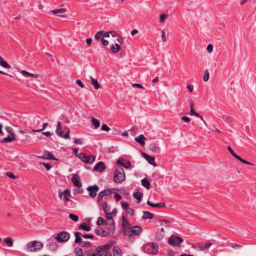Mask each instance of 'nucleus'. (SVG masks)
I'll return each instance as SVG.
<instances>
[{
	"instance_id": "48",
	"label": "nucleus",
	"mask_w": 256,
	"mask_h": 256,
	"mask_svg": "<svg viewBox=\"0 0 256 256\" xmlns=\"http://www.w3.org/2000/svg\"><path fill=\"white\" fill-rule=\"evenodd\" d=\"M48 122L44 123L43 125H42V128L39 129V130H32V132H40L42 131V130H44V129H45L46 128V126H48Z\"/></svg>"
},
{
	"instance_id": "30",
	"label": "nucleus",
	"mask_w": 256,
	"mask_h": 256,
	"mask_svg": "<svg viewBox=\"0 0 256 256\" xmlns=\"http://www.w3.org/2000/svg\"><path fill=\"white\" fill-rule=\"evenodd\" d=\"M0 66H2L6 68H10V65L6 62L5 61L4 58L0 56Z\"/></svg>"
},
{
	"instance_id": "25",
	"label": "nucleus",
	"mask_w": 256,
	"mask_h": 256,
	"mask_svg": "<svg viewBox=\"0 0 256 256\" xmlns=\"http://www.w3.org/2000/svg\"><path fill=\"white\" fill-rule=\"evenodd\" d=\"M143 219H152L154 218V214L147 211L144 212V214L142 216Z\"/></svg>"
},
{
	"instance_id": "27",
	"label": "nucleus",
	"mask_w": 256,
	"mask_h": 256,
	"mask_svg": "<svg viewBox=\"0 0 256 256\" xmlns=\"http://www.w3.org/2000/svg\"><path fill=\"white\" fill-rule=\"evenodd\" d=\"M120 48H121L120 46L118 44H115L114 45L112 44L110 46V50L114 53L118 52L120 50Z\"/></svg>"
},
{
	"instance_id": "40",
	"label": "nucleus",
	"mask_w": 256,
	"mask_h": 256,
	"mask_svg": "<svg viewBox=\"0 0 256 256\" xmlns=\"http://www.w3.org/2000/svg\"><path fill=\"white\" fill-rule=\"evenodd\" d=\"M74 252L76 254V256H83V252L81 248H76L74 249Z\"/></svg>"
},
{
	"instance_id": "41",
	"label": "nucleus",
	"mask_w": 256,
	"mask_h": 256,
	"mask_svg": "<svg viewBox=\"0 0 256 256\" xmlns=\"http://www.w3.org/2000/svg\"><path fill=\"white\" fill-rule=\"evenodd\" d=\"M164 237V234L160 232H157L156 234V239L158 241L161 240Z\"/></svg>"
},
{
	"instance_id": "1",
	"label": "nucleus",
	"mask_w": 256,
	"mask_h": 256,
	"mask_svg": "<svg viewBox=\"0 0 256 256\" xmlns=\"http://www.w3.org/2000/svg\"><path fill=\"white\" fill-rule=\"evenodd\" d=\"M143 250L148 254H156L158 250V246L156 242H148L142 246Z\"/></svg>"
},
{
	"instance_id": "42",
	"label": "nucleus",
	"mask_w": 256,
	"mask_h": 256,
	"mask_svg": "<svg viewBox=\"0 0 256 256\" xmlns=\"http://www.w3.org/2000/svg\"><path fill=\"white\" fill-rule=\"evenodd\" d=\"M236 159L238 160H240V162H242L243 164H246L248 165L252 166L254 165V164L250 162L242 159L240 156H238Z\"/></svg>"
},
{
	"instance_id": "24",
	"label": "nucleus",
	"mask_w": 256,
	"mask_h": 256,
	"mask_svg": "<svg viewBox=\"0 0 256 256\" xmlns=\"http://www.w3.org/2000/svg\"><path fill=\"white\" fill-rule=\"evenodd\" d=\"M74 236L76 237V240H74L75 243H81L82 242V239L81 236H82V234L80 232H76L74 234Z\"/></svg>"
},
{
	"instance_id": "36",
	"label": "nucleus",
	"mask_w": 256,
	"mask_h": 256,
	"mask_svg": "<svg viewBox=\"0 0 256 256\" xmlns=\"http://www.w3.org/2000/svg\"><path fill=\"white\" fill-rule=\"evenodd\" d=\"M190 115L194 116L198 118H199L200 120H203V117L200 116V114L194 111V108H190Z\"/></svg>"
},
{
	"instance_id": "21",
	"label": "nucleus",
	"mask_w": 256,
	"mask_h": 256,
	"mask_svg": "<svg viewBox=\"0 0 256 256\" xmlns=\"http://www.w3.org/2000/svg\"><path fill=\"white\" fill-rule=\"evenodd\" d=\"M146 204L150 206L152 208H164L165 206V203L162 202V203H158V204H153L150 201L148 200L146 202Z\"/></svg>"
},
{
	"instance_id": "60",
	"label": "nucleus",
	"mask_w": 256,
	"mask_h": 256,
	"mask_svg": "<svg viewBox=\"0 0 256 256\" xmlns=\"http://www.w3.org/2000/svg\"><path fill=\"white\" fill-rule=\"evenodd\" d=\"M6 174L11 178H16L12 173L10 172H6Z\"/></svg>"
},
{
	"instance_id": "39",
	"label": "nucleus",
	"mask_w": 256,
	"mask_h": 256,
	"mask_svg": "<svg viewBox=\"0 0 256 256\" xmlns=\"http://www.w3.org/2000/svg\"><path fill=\"white\" fill-rule=\"evenodd\" d=\"M86 156L83 152H80L78 154V158L82 160V162L86 164Z\"/></svg>"
},
{
	"instance_id": "49",
	"label": "nucleus",
	"mask_w": 256,
	"mask_h": 256,
	"mask_svg": "<svg viewBox=\"0 0 256 256\" xmlns=\"http://www.w3.org/2000/svg\"><path fill=\"white\" fill-rule=\"evenodd\" d=\"M69 218L74 222H77L78 220V216L72 214H69Z\"/></svg>"
},
{
	"instance_id": "57",
	"label": "nucleus",
	"mask_w": 256,
	"mask_h": 256,
	"mask_svg": "<svg viewBox=\"0 0 256 256\" xmlns=\"http://www.w3.org/2000/svg\"><path fill=\"white\" fill-rule=\"evenodd\" d=\"M101 130L106 132H108L110 130V128L106 124H104L102 126Z\"/></svg>"
},
{
	"instance_id": "2",
	"label": "nucleus",
	"mask_w": 256,
	"mask_h": 256,
	"mask_svg": "<svg viewBox=\"0 0 256 256\" xmlns=\"http://www.w3.org/2000/svg\"><path fill=\"white\" fill-rule=\"evenodd\" d=\"M126 175L122 168H116L114 173V180L116 183H122L124 180Z\"/></svg>"
},
{
	"instance_id": "54",
	"label": "nucleus",
	"mask_w": 256,
	"mask_h": 256,
	"mask_svg": "<svg viewBox=\"0 0 256 256\" xmlns=\"http://www.w3.org/2000/svg\"><path fill=\"white\" fill-rule=\"evenodd\" d=\"M96 254H100V256H102L103 254V253L104 252L103 251L102 248L100 246H98L96 248Z\"/></svg>"
},
{
	"instance_id": "45",
	"label": "nucleus",
	"mask_w": 256,
	"mask_h": 256,
	"mask_svg": "<svg viewBox=\"0 0 256 256\" xmlns=\"http://www.w3.org/2000/svg\"><path fill=\"white\" fill-rule=\"evenodd\" d=\"M122 208L124 210H128L129 208V204L126 202H121Z\"/></svg>"
},
{
	"instance_id": "18",
	"label": "nucleus",
	"mask_w": 256,
	"mask_h": 256,
	"mask_svg": "<svg viewBox=\"0 0 256 256\" xmlns=\"http://www.w3.org/2000/svg\"><path fill=\"white\" fill-rule=\"evenodd\" d=\"M40 158H42L44 159L52 160H54L56 158L54 156L48 151H46L42 156H40Z\"/></svg>"
},
{
	"instance_id": "46",
	"label": "nucleus",
	"mask_w": 256,
	"mask_h": 256,
	"mask_svg": "<svg viewBox=\"0 0 256 256\" xmlns=\"http://www.w3.org/2000/svg\"><path fill=\"white\" fill-rule=\"evenodd\" d=\"M227 149L228 150V152H230V154L234 157L236 158H237L238 156L234 153V150H232V148H231V147L230 146H227Z\"/></svg>"
},
{
	"instance_id": "8",
	"label": "nucleus",
	"mask_w": 256,
	"mask_h": 256,
	"mask_svg": "<svg viewBox=\"0 0 256 256\" xmlns=\"http://www.w3.org/2000/svg\"><path fill=\"white\" fill-rule=\"evenodd\" d=\"M142 232V228L140 226H136L130 228V232L126 235L130 236L133 234L138 236Z\"/></svg>"
},
{
	"instance_id": "9",
	"label": "nucleus",
	"mask_w": 256,
	"mask_h": 256,
	"mask_svg": "<svg viewBox=\"0 0 256 256\" xmlns=\"http://www.w3.org/2000/svg\"><path fill=\"white\" fill-rule=\"evenodd\" d=\"M86 190L90 192L89 194L92 198H95L97 192L99 190V187L97 185L89 186L87 188Z\"/></svg>"
},
{
	"instance_id": "52",
	"label": "nucleus",
	"mask_w": 256,
	"mask_h": 256,
	"mask_svg": "<svg viewBox=\"0 0 256 256\" xmlns=\"http://www.w3.org/2000/svg\"><path fill=\"white\" fill-rule=\"evenodd\" d=\"M100 247L102 248L103 251L107 252L106 251L108 250L111 247V245L109 244H106L103 246H101Z\"/></svg>"
},
{
	"instance_id": "56",
	"label": "nucleus",
	"mask_w": 256,
	"mask_h": 256,
	"mask_svg": "<svg viewBox=\"0 0 256 256\" xmlns=\"http://www.w3.org/2000/svg\"><path fill=\"white\" fill-rule=\"evenodd\" d=\"M6 130L10 134V136H12V134H15L13 132L12 128L10 126H6Z\"/></svg>"
},
{
	"instance_id": "33",
	"label": "nucleus",
	"mask_w": 256,
	"mask_h": 256,
	"mask_svg": "<svg viewBox=\"0 0 256 256\" xmlns=\"http://www.w3.org/2000/svg\"><path fill=\"white\" fill-rule=\"evenodd\" d=\"M114 256H120L122 254V250L118 246L113 248Z\"/></svg>"
},
{
	"instance_id": "15",
	"label": "nucleus",
	"mask_w": 256,
	"mask_h": 256,
	"mask_svg": "<svg viewBox=\"0 0 256 256\" xmlns=\"http://www.w3.org/2000/svg\"><path fill=\"white\" fill-rule=\"evenodd\" d=\"M16 140L15 134H12V136H8L6 138H4L3 139L0 140V143H5V142H10L13 140Z\"/></svg>"
},
{
	"instance_id": "28",
	"label": "nucleus",
	"mask_w": 256,
	"mask_h": 256,
	"mask_svg": "<svg viewBox=\"0 0 256 256\" xmlns=\"http://www.w3.org/2000/svg\"><path fill=\"white\" fill-rule=\"evenodd\" d=\"M4 241L6 244L8 246L12 247L14 244V240L10 237H7L4 239Z\"/></svg>"
},
{
	"instance_id": "20",
	"label": "nucleus",
	"mask_w": 256,
	"mask_h": 256,
	"mask_svg": "<svg viewBox=\"0 0 256 256\" xmlns=\"http://www.w3.org/2000/svg\"><path fill=\"white\" fill-rule=\"evenodd\" d=\"M96 233L98 236H106L108 234V232L104 230L102 228H98L95 230Z\"/></svg>"
},
{
	"instance_id": "3",
	"label": "nucleus",
	"mask_w": 256,
	"mask_h": 256,
	"mask_svg": "<svg viewBox=\"0 0 256 256\" xmlns=\"http://www.w3.org/2000/svg\"><path fill=\"white\" fill-rule=\"evenodd\" d=\"M43 246V244L41 242L34 240L28 242L26 244V248L28 251L34 252L41 250Z\"/></svg>"
},
{
	"instance_id": "59",
	"label": "nucleus",
	"mask_w": 256,
	"mask_h": 256,
	"mask_svg": "<svg viewBox=\"0 0 256 256\" xmlns=\"http://www.w3.org/2000/svg\"><path fill=\"white\" fill-rule=\"evenodd\" d=\"M162 38L164 42H166V38L165 34V32L164 30H162Z\"/></svg>"
},
{
	"instance_id": "22",
	"label": "nucleus",
	"mask_w": 256,
	"mask_h": 256,
	"mask_svg": "<svg viewBox=\"0 0 256 256\" xmlns=\"http://www.w3.org/2000/svg\"><path fill=\"white\" fill-rule=\"evenodd\" d=\"M104 211L106 214L110 212V206L106 202H102L101 204Z\"/></svg>"
},
{
	"instance_id": "53",
	"label": "nucleus",
	"mask_w": 256,
	"mask_h": 256,
	"mask_svg": "<svg viewBox=\"0 0 256 256\" xmlns=\"http://www.w3.org/2000/svg\"><path fill=\"white\" fill-rule=\"evenodd\" d=\"M168 17V15L166 14H162L160 16V21L162 23Z\"/></svg>"
},
{
	"instance_id": "10",
	"label": "nucleus",
	"mask_w": 256,
	"mask_h": 256,
	"mask_svg": "<svg viewBox=\"0 0 256 256\" xmlns=\"http://www.w3.org/2000/svg\"><path fill=\"white\" fill-rule=\"evenodd\" d=\"M72 184L76 187H81L82 184L80 182V178L78 174H74L72 178Z\"/></svg>"
},
{
	"instance_id": "17",
	"label": "nucleus",
	"mask_w": 256,
	"mask_h": 256,
	"mask_svg": "<svg viewBox=\"0 0 256 256\" xmlns=\"http://www.w3.org/2000/svg\"><path fill=\"white\" fill-rule=\"evenodd\" d=\"M146 140V138L144 136L141 134L138 136L134 138V140L140 144L141 146H144L145 144L144 140Z\"/></svg>"
},
{
	"instance_id": "51",
	"label": "nucleus",
	"mask_w": 256,
	"mask_h": 256,
	"mask_svg": "<svg viewBox=\"0 0 256 256\" xmlns=\"http://www.w3.org/2000/svg\"><path fill=\"white\" fill-rule=\"evenodd\" d=\"M102 192L104 193V196H109L112 194V190L110 189H105L102 191Z\"/></svg>"
},
{
	"instance_id": "31",
	"label": "nucleus",
	"mask_w": 256,
	"mask_h": 256,
	"mask_svg": "<svg viewBox=\"0 0 256 256\" xmlns=\"http://www.w3.org/2000/svg\"><path fill=\"white\" fill-rule=\"evenodd\" d=\"M114 220H112V222H108L106 223V224L108 226V228L110 232H113L114 230Z\"/></svg>"
},
{
	"instance_id": "37",
	"label": "nucleus",
	"mask_w": 256,
	"mask_h": 256,
	"mask_svg": "<svg viewBox=\"0 0 256 256\" xmlns=\"http://www.w3.org/2000/svg\"><path fill=\"white\" fill-rule=\"evenodd\" d=\"M92 123L94 126L96 128H99L100 126V121L94 118H92Z\"/></svg>"
},
{
	"instance_id": "5",
	"label": "nucleus",
	"mask_w": 256,
	"mask_h": 256,
	"mask_svg": "<svg viewBox=\"0 0 256 256\" xmlns=\"http://www.w3.org/2000/svg\"><path fill=\"white\" fill-rule=\"evenodd\" d=\"M70 238V234L66 232H59L55 238L60 242H67Z\"/></svg>"
},
{
	"instance_id": "38",
	"label": "nucleus",
	"mask_w": 256,
	"mask_h": 256,
	"mask_svg": "<svg viewBox=\"0 0 256 256\" xmlns=\"http://www.w3.org/2000/svg\"><path fill=\"white\" fill-rule=\"evenodd\" d=\"M66 12V10L64 8H60L57 10H54L51 11V12L54 14H62L65 12Z\"/></svg>"
},
{
	"instance_id": "26",
	"label": "nucleus",
	"mask_w": 256,
	"mask_h": 256,
	"mask_svg": "<svg viewBox=\"0 0 256 256\" xmlns=\"http://www.w3.org/2000/svg\"><path fill=\"white\" fill-rule=\"evenodd\" d=\"M142 184L144 188H146L147 190H150V183L148 180L146 178H143L142 180Z\"/></svg>"
},
{
	"instance_id": "32",
	"label": "nucleus",
	"mask_w": 256,
	"mask_h": 256,
	"mask_svg": "<svg viewBox=\"0 0 256 256\" xmlns=\"http://www.w3.org/2000/svg\"><path fill=\"white\" fill-rule=\"evenodd\" d=\"M212 245V242H208V241L204 245L202 244H201L200 250L204 251V250L208 249Z\"/></svg>"
},
{
	"instance_id": "35",
	"label": "nucleus",
	"mask_w": 256,
	"mask_h": 256,
	"mask_svg": "<svg viewBox=\"0 0 256 256\" xmlns=\"http://www.w3.org/2000/svg\"><path fill=\"white\" fill-rule=\"evenodd\" d=\"M86 158V161L88 162H86V164H90L93 163L96 160V156L94 155L87 156Z\"/></svg>"
},
{
	"instance_id": "13",
	"label": "nucleus",
	"mask_w": 256,
	"mask_h": 256,
	"mask_svg": "<svg viewBox=\"0 0 256 256\" xmlns=\"http://www.w3.org/2000/svg\"><path fill=\"white\" fill-rule=\"evenodd\" d=\"M117 164H120V166L124 167L126 168H129L131 166V163L130 161H126L124 162V160L122 158H119L116 162Z\"/></svg>"
},
{
	"instance_id": "19",
	"label": "nucleus",
	"mask_w": 256,
	"mask_h": 256,
	"mask_svg": "<svg viewBox=\"0 0 256 256\" xmlns=\"http://www.w3.org/2000/svg\"><path fill=\"white\" fill-rule=\"evenodd\" d=\"M20 72L26 78L32 77L34 78H38V74L30 73L25 70H22Z\"/></svg>"
},
{
	"instance_id": "64",
	"label": "nucleus",
	"mask_w": 256,
	"mask_h": 256,
	"mask_svg": "<svg viewBox=\"0 0 256 256\" xmlns=\"http://www.w3.org/2000/svg\"><path fill=\"white\" fill-rule=\"evenodd\" d=\"M76 84L80 86L82 88H84V84L80 80H76Z\"/></svg>"
},
{
	"instance_id": "63",
	"label": "nucleus",
	"mask_w": 256,
	"mask_h": 256,
	"mask_svg": "<svg viewBox=\"0 0 256 256\" xmlns=\"http://www.w3.org/2000/svg\"><path fill=\"white\" fill-rule=\"evenodd\" d=\"M114 198L116 199V201H117V202H118L122 198L121 196L118 193H116L114 194Z\"/></svg>"
},
{
	"instance_id": "14",
	"label": "nucleus",
	"mask_w": 256,
	"mask_h": 256,
	"mask_svg": "<svg viewBox=\"0 0 256 256\" xmlns=\"http://www.w3.org/2000/svg\"><path fill=\"white\" fill-rule=\"evenodd\" d=\"M64 194V200L65 201H68L70 200L69 199V197L70 196V194L68 190L66 189L64 190V192H62L61 191L59 192V196L62 198V195Z\"/></svg>"
},
{
	"instance_id": "23",
	"label": "nucleus",
	"mask_w": 256,
	"mask_h": 256,
	"mask_svg": "<svg viewBox=\"0 0 256 256\" xmlns=\"http://www.w3.org/2000/svg\"><path fill=\"white\" fill-rule=\"evenodd\" d=\"M133 196L137 200V203L140 204L141 202L143 194L142 192H136L134 193Z\"/></svg>"
},
{
	"instance_id": "43",
	"label": "nucleus",
	"mask_w": 256,
	"mask_h": 256,
	"mask_svg": "<svg viewBox=\"0 0 256 256\" xmlns=\"http://www.w3.org/2000/svg\"><path fill=\"white\" fill-rule=\"evenodd\" d=\"M209 77H210V74H209L208 70H205L204 71V75L203 76L204 81L207 82L209 79Z\"/></svg>"
},
{
	"instance_id": "11",
	"label": "nucleus",
	"mask_w": 256,
	"mask_h": 256,
	"mask_svg": "<svg viewBox=\"0 0 256 256\" xmlns=\"http://www.w3.org/2000/svg\"><path fill=\"white\" fill-rule=\"evenodd\" d=\"M106 168L105 164L102 162H98L94 168V170L100 172H102Z\"/></svg>"
},
{
	"instance_id": "6",
	"label": "nucleus",
	"mask_w": 256,
	"mask_h": 256,
	"mask_svg": "<svg viewBox=\"0 0 256 256\" xmlns=\"http://www.w3.org/2000/svg\"><path fill=\"white\" fill-rule=\"evenodd\" d=\"M183 240L177 236H172L168 238V244L172 246H179Z\"/></svg>"
},
{
	"instance_id": "47",
	"label": "nucleus",
	"mask_w": 256,
	"mask_h": 256,
	"mask_svg": "<svg viewBox=\"0 0 256 256\" xmlns=\"http://www.w3.org/2000/svg\"><path fill=\"white\" fill-rule=\"evenodd\" d=\"M104 33L103 30H100L98 31L96 34L94 35V38L98 40L100 37L102 36V34Z\"/></svg>"
},
{
	"instance_id": "29",
	"label": "nucleus",
	"mask_w": 256,
	"mask_h": 256,
	"mask_svg": "<svg viewBox=\"0 0 256 256\" xmlns=\"http://www.w3.org/2000/svg\"><path fill=\"white\" fill-rule=\"evenodd\" d=\"M79 228L87 232L90 231L91 230L90 227L84 222H83L79 226Z\"/></svg>"
},
{
	"instance_id": "12",
	"label": "nucleus",
	"mask_w": 256,
	"mask_h": 256,
	"mask_svg": "<svg viewBox=\"0 0 256 256\" xmlns=\"http://www.w3.org/2000/svg\"><path fill=\"white\" fill-rule=\"evenodd\" d=\"M142 155L146 160L150 163V164L154 166H157L155 162V158L154 156H150L146 153H143Z\"/></svg>"
},
{
	"instance_id": "44",
	"label": "nucleus",
	"mask_w": 256,
	"mask_h": 256,
	"mask_svg": "<svg viewBox=\"0 0 256 256\" xmlns=\"http://www.w3.org/2000/svg\"><path fill=\"white\" fill-rule=\"evenodd\" d=\"M192 246L193 248H194L195 250H200L201 243L196 242V243L192 244Z\"/></svg>"
},
{
	"instance_id": "7",
	"label": "nucleus",
	"mask_w": 256,
	"mask_h": 256,
	"mask_svg": "<svg viewBox=\"0 0 256 256\" xmlns=\"http://www.w3.org/2000/svg\"><path fill=\"white\" fill-rule=\"evenodd\" d=\"M122 228L123 233L125 235L128 233L131 228L130 224L124 216L122 218Z\"/></svg>"
},
{
	"instance_id": "16",
	"label": "nucleus",
	"mask_w": 256,
	"mask_h": 256,
	"mask_svg": "<svg viewBox=\"0 0 256 256\" xmlns=\"http://www.w3.org/2000/svg\"><path fill=\"white\" fill-rule=\"evenodd\" d=\"M149 150L155 153H159L160 151V148L155 143H152L149 146Z\"/></svg>"
},
{
	"instance_id": "58",
	"label": "nucleus",
	"mask_w": 256,
	"mask_h": 256,
	"mask_svg": "<svg viewBox=\"0 0 256 256\" xmlns=\"http://www.w3.org/2000/svg\"><path fill=\"white\" fill-rule=\"evenodd\" d=\"M230 246L233 248H240L242 247V246L238 244H236V243L231 244Z\"/></svg>"
},
{
	"instance_id": "4",
	"label": "nucleus",
	"mask_w": 256,
	"mask_h": 256,
	"mask_svg": "<svg viewBox=\"0 0 256 256\" xmlns=\"http://www.w3.org/2000/svg\"><path fill=\"white\" fill-rule=\"evenodd\" d=\"M56 132L60 137L66 139L69 138L70 130L68 128H66L64 131H62L61 128V122H58Z\"/></svg>"
},
{
	"instance_id": "50",
	"label": "nucleus",
	"mask_w": 256,
	"mask_h": 256,
	"mask_svg": "<svg viewBox=\"0 0 256 256\" xmlns=\"http://www.w3.org/2000/svg\"><path fill=\"white\" fill-rule=\"evenodd\" d=\"M104 218H102V217H99L98 218V220L96 222V224L98 226H102V225L104 224Z\"/></svg>"
},
{
	"instance_id": "61",
	"label": "nucleus",
	"mask_w": 256,
	"mask_h": 256,
	"mask_svg": "<svg viewBox=\"0 0 256 256\" xmlns=\"http://www.w3.org/2000/svg\"><path fill=\"white\" fill-rule=\"evenodd\" d=\"M82 236L85 238H90L92 239L94 238V236L92 234H83Z\"/></svg>"
},
{
	"instance_id": "62",
	"label": "nucleus",
	"mask_w": 256,
	"mask_h": 256,
	"mask_svg": "<svg viewBox=\"0 0 256 256\" xmlns=\"http://www.w3.org/2000/svg\"><path fill=\"white\" fill-rule=\"evenodd\" d=\"M206 50L210 53L212 52L213 50V46L212 44H209L206 48Z\"/></svg>"
},
{
	"instance_id": "34",
	"label": "nucleus",
	"mask_w": 256,
	"mask_h": 256,
	"mask_svg": "<svg viewBox=\"0 0 256 256\" xmlns=\"http://www.w3.org/2000/svg\"><path fill=\"white\" fill-rule=\"evenodd\" d=\"M91 84L94 86V88L96 90H98L100 88V86L98 83V80L92 78H91Z\"/></svg>"
},
{
	"instance_id": "55",
	"label": "nucleus",
	"mask_w": 256,
	"mask_h": 256,
	"mask_svg": "<svg viewBox=\"0 0 256 256\" xmlns=\"http://www.w3.org/2000/svg\"><path fill=\"white\" fill-rule=\"evenodd\" d=\"M90 245V242H81V246L82 247H89Z\"/></svg>"
}]
</instances>
